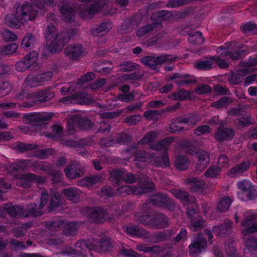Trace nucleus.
Segmentation results:
<instances>
[{
    "mask_svg": "<svg viewBox=\"0 0 257 257\" xmlns=\"http://www.w3.org/2000/svg\"><path fill=\"white\" fill-rule=\"evenodd\" d=\"M33 5L26 2L17 10V17L12 14L7 15L6 22L8 26L15 29L20 28L23 23L27 21H33L39 13L45 12V6L50 5L53 0H31Z\"/></svg>",
    "mask_w": 257,
    "mask_h": 257,
    "instance_id": "f257e3e1",
    "label": "nucleus"
},
{
    "mask_svg": "<svg viewBox=\"0 0 257 257\" xmlns=\"http://www.w3.org/2000/svg\"><path fill=\"white\" fill-rule=\"evenodd\" d=\"M217 53L219 55L218 57L197 62L195 67L200 69L208 70L216 63L220 67L225 68L228 64L227 61L222 58L228 57L232 60H238L245 54V50L243 49L242 47H240L238 43L232 42L223 47H219L217 50Z\"/></svg>",
    "mask_w": 257,
    "mask_h": 257,
    "instance_id": "f03ea898",
    "label": "nucleus"
},
{
    "mask_svg": "<svg viewBox=\"0 0 257 257\" xmlns=\"http://www.w3.org/2000/svg\"><path fill=\"white\" fill-rule=\"evenodd\" d=\"M173 139L172 138H168L160 142L156 145H151L153 150L151 152V155L149 157L143 156L142 153H137L135 154V161L136 165L138 167L145 165L146 162H150L157 167H167L169 165V160L168 156L167 154L161 158H156V156H153L155 154L154 151L156 150H164L166 151L169 145L173 142Z\"/></svg>",
    "mask_w": 257,
    "mask_h": 257,
    "instance_id": "7ed1b4c3",
    "label": "nucleus"
},
{
    "mask_svg": "<svg viewBox=\"0 0 257 257\" xmlns=\"http://www.w3.org/2000/svg\"><path fill=\"white\" fill-rule=\"evenodd\" d=\"M30 161L29 160L21 161L19 163H16L10 166V172L12 174L15 176L17 178V184L24 188L29 187L32 183L37 182L42 183L44 181V179L40 177H36L34 175L29 174L25 175L15 174V172L19 171L20 169H23L27 167L30 166Z\"/></svg>",
    "mask_w": 257,
    "mask_h": 257,
    "instance_id": "20e7f679",
    "label": "nucleus"
},
{
    "mask_svg": "<svg viewBox=\"0 0 257 257\" xmlns=\"http://www.w3.org/2000/svg\"><path fill=\"white\" fill-rule=\"evenodd\" d=\"M45 34L46 46L52 53L60 52L64 43L67 42V40L64 39L61 34H58L53 25L48 26L45 30Z\"/></svg>",
    "mask_w": 257,
    "mask_h": 257,
    "instance_id": "39448f33",
    "label": "nucleus"
},
{
    "mask_svg": "<svg viewBox=\"0 0 257 257\" xmlns=\"http://www.w3.org/2000/svg\"><path fill=\"white\" fill-rule=\"evenodd\" d=\"M154 187V184L145 179L144 181H140L139 185L138 187L135 188L132 185L123 186L118 190V192L120 193L125 192L127 194L133 193L136 195H140L149 192L150 190L153 189Z\"/></svg>",
    "mask_w": 257,
    "mask_h": 257,
    "instance_id": "423d86ee",
    "label": "nucleus"
},
{
    "mask_svg": "<svg viewBox=\"0 0 257 257\" xmlns=\"http://www.w3.org/2000/svg\"><path fill=\"white\" fill-rule=\"evenodd\" d=\"M257 214L247 211L245 214V219L241 222L242 233L244 235L257 231Z\"/></svg>",
    "mask_w": 257,
    "mask_h": 257,
    "instance_id": "0eeeda50",
    "label": "nucleus"
},
{
    "mask_svg": "<svg viewBox=\"0 0 257 257\" xmlns=\"http://www.w3.org/2000/svg\"><path fill=\"white\" fill-rule=\"evenodd\" d=\"M47 227L51 230H57V228H60L67 234H74L75 232L78 224L75 222H70L62 221H49L47 223Z\"/></svg>",
    "mask_w": 257,
    "mask_h": 257,
    "instance_id": "6e6552de",
    "label": "nucleus"
},
{
    "mask_svg": "<svg viewBox=\"0 0 257 257\" xmlns=\"http://www.w3.org/2000/svg\"><path fill=\"white\" fill-rule=\"evenodd\" d=\"M176 60V57L171 55H162L158 57L147 56L142 59V62L146 65L154 68L163 63H169Z\"/></svg>",
    "mask_w": 257,
    "mask_h": 257,
    "instance_id": "1a4fd4ad",
    "label": "nucleus"
},
{
    "mask_svg": "<svg viewBox=\"0 0 257 257\" xmlns=\"http://www.w3.org/2000/svg\"><path fill=\"white\" fill-rule=\"evenodd\" d=\"M140 220L143 223L157 228L166 227L169 224L168 218L165 216H161L153 219L150 216L144 215L140 218Z\"/></svg>",
    "mask_w": 257,
    "mask_h": 257,
    "instance_id": "9d476101",
    "label": "nucleus"
},
{
    "mask_svg": "<svg viewBox=\"0 0 257 257\" xmlns=\"http://www.w3.org/2000/svg\"><path fill=\"white\" fill-rule=\"evenodd\" d=\"M92 123L89 120H82L78 115L73 116L68 121L67 128L69 133L72 134L73 130L76 126H79L82 129L87 130L91 127Z\"/></svg>",
    "mask_w": 257,
    "mask_h": 257,
    "instance_id": "9b49d317",
    "label": "nucleus"
},
{
    "mask_svg": "<svg viewBox=\"0 0 257 257\" xmlns=\"http://www.w3.org/2000/svg\"><path fill=\"white\" fill-rule=\"evenodd\" d=\"M62 100L64 103L70 101L71 103L81 104H92L93 103V100L84 93H80L66 97L63 98Z\"/></svg>",
    "mask_w": 257,
    "mask_h": 257,
    "instance_id": "f8f14e48",
    "label": "nucleus"
},
{
    "mask_svg": "<svg viewBox=\"0 0 257 257\" xmlns=\"http://www.w3.org/2000/svg\"><path fill=\"white\" fill-rule=\"evenodd\" d=\"M199 119L197 116L196 115H191L188 117L183 119L182 122L177 121L172 122L170 124L169 130L170 132L172 133L179 132L181 130L182 128L184 127L182 125V123L194 124Z\"/></svg>",
    "mask_w": 257,
    "mask_h": 257,
    "instance_id": "ddd939ff",
    "label": "nucleus"
},
{
    "mask_svg": "<svg viewBox=\"0 0 257 257\" xmlns=\"http://www.w3.org/2000/svg\"><path fill=\"white\" fill-rule=\"evenodd\" d=\"M110 174L112 179L116 180V183L121 180L130 183L134 182L135 180V177L133 174L124 171L115 170H113Z\"/></svg>",
    "mask_w": 257,
    "mask_h": 257,
    "instance_id": "4468645a",
    "label": "nucleus"
},
{
    "mask_svg": "<svg viewBox=\"0 0 257 257\" xmlns=\"http://www.w3.org/2000/svg\"><path fill=\"white\" fill-rule=\"evenodd\" d=\"M88 214L89 218L96 223L102 222L106 218V212L101 208H93L88 210Z\"/></svg>",
    "mask_w": 257,
    "mask_h": 257,
    "instance_id": "2eb2a0df",
    "label": "nucleus"
},
{
    "mask_svg": "<svg viewBox=\"0 0 257 257\" xmlns=\"http://www.w3.org/2000/svg\"><path fill=\"white\" fill-rule=\"evenodd\" d=\"M197 149L194 148L193 152L196 153L198 158V163L197 166V169L202 171L208 165L209 162V158L207 153L203 151H196Z\"/></svg>",
    "mask_w": 257,
    "mask_h": 257,
    "instance_id": "dca6fc26",
    "label": "nucleus"
},
{
    "mask_svg": "<svg viewBox=\"0 0 257 257\" xmlns=\"http://www.w3.org/2000/svg\"><path fill=\"white\" fill-rule=\"evenodd\" d=\"M65 52L66 55L69 58L75 59L81 55L83 52V50L80 45L76 46L69 45L65 49Z\"/></svg>",
    "mask_w": 257,
    "mask_h": 257,
    "instance_id": "f3484780",
    "label": "nucleus"
},
{
    "mask_svg": "<svg viewBox=\"0 0 257 257\" xmlns=\"http://www.w3.org/2000/svg\"><path fill=\"white\" fill-rule=\"evenodd\" d=\"M60 12L65 21L71 20L74 16V11L68 2H63L60 6Z\"/></svg>",
    "mask_w": 257,
    "mask_h": 257,
    "instance_id": "a211bd4d",
    "label": "nucleus"
},
{
    "mask_svg": "<svg viewBox=\"0 0 257 257\" xmlns=\"http://www.w3.org/2000/svg\"><path fill=\"white\" fill-rule=\"evenodd\" d=\"M207 245L205 239L199 236L189 246L190 252L191 254L199 252L202 249L206 248Z\"/></svg>",
    "mask_w": 257,
    "mask_h": 257,
    "instance_id": "6ab92c4d",
    "label": "nucleus"
},
{
    "mask_svg": "<svg viewBox=\"0 0 257 257\" xmlns=\"http://www.w3.org/2000/svg\"><path fill=\"white\" fill-rule=\"evenodd\" d=\"M170 80H174L178 85H184L192 83L195 81L194 77L187 75H180L175 74Z\"/></svg>",
    "mask_w": 257,
    "mask_h": 257,
    "instance_id": "aec40b11",
    "label": "nucleus"
},
{
    "mask_svg": "<svg viewBox=\"0 0 257 257\" xmlns=\"http://www.w3.org/2000/svg\"><path fill=\"white\" fill-rule=\"evenodd\" d=\"M62 194L69 200L76 202L78 200L80 191L76 188H69L64 189Z\"/></svg>",
    "mask_w": 257,
    "mask_h": 257,
    "instance_id": "412c9836",
    "label": "nucleus"
},
{
    "mask_svg": "<svg viewBox=\"0 0 257 257\" xmlns=\"http://www.w3.org/2000/svg\"><path fill=\"white\" fill-rule=\"evenodd\" d=\"M250 165L249 162H246L232 168L228 172V175L230 177H235L240 175L243 172L248 169Z\"/></svg>",
    "mask_w": 257,
    "mask_h": 257,
    "instance_id": "4be33fe9",
    "label": "nucleus"
},
{
    "mask_svg": "<svg viewBox=\"0 0 257 257\" xmlns=\"http://www.w3.org/2000/svg\"><path fill=\"white\" fill-rule=\"evenodd\" d=\"M52 73L50 72L38 74L33 78L32 83L30 84L32 86L42 85L44 82L49 81L52 77Z\"/></svg>",
    "mask_w": 257,
    "mask_h": 257,
    "instance_id": "5701e85b",
    "label": "nucleus"
},
{
    "mask_svg": "<svg viewBox=\"0 0 257 257\" xmlns=\"http://www.w3.org/2000/svg\"><path fill=\"white\" fill-rule=\"evenodd\" d=\"M231 224L230 220H225L223 225L215 226L213 228V231L216 235L219 236L227 234L231 231Z\"/></svg>",
    "mask_w": 257,
    "mask_h": 257,
    "instance_id": "b1692460",
    "label": "nucleus"
},
{
    "mask_svg": "<svg viewBox=\"0 0 257 257\" xmlns=\"http://www.w3.org/2000/svg\"><path fill=\"white\" fill-rule=\"evenodd\" d=\"M234 132L230 129H219L215 135V138L219 141L229 140L234 135Z\"/></svg>",
    "mask_w": 257,
    "mask_h": 257,
    "instance_id": "393cba45",
    "label": "nucleus"
},
{
    "mask_svg": "<svg viewBox=\"0 0 257 257\" xmlns=\"http://www.w3.org/2000/svg\"><path fill=\"white\" fill-rule=\"evenodd\" d=\"M28 96L31 97V98L35 97L34 102L46 101L52 98L54 96V94L51 92L42 91L41 92L31 94Z\"/></svg>",
    "mask_w": 257,
    "mask_h": 257,
    "instance_id": "a878e982",
    "label": "nucleus"
},
{
    "mask_svg": "<svg viewBox=\"0 0 257 257\" xmlns=\"http://www.w3.org/2000/svg\"><path fill=\"white\" fill-rule=\"evenodd\" d=\"M50 194V203L49 209L50 211H52L61 203V199L59 193L56 191H51Z\"/></svg>",
    "mask_w": 257,
    "mask_h": 257,
    "instance_id": "bb28decb",
    "label": "nucleus"
},
{
    "mask_svg": "<svg viewBox=\"0 0 257 257\" xmlns=\"http://www.w3.org/2000/svg\"><path fill=\"white\" fill-rule=\"evenodd\" d=\"M237 186L238 188L241 191L238 193V195L241 194V196H245L252 186L250 181L246 180L238 181L237 183Z\"/></svg>",
    "mask_w": 257,
    "mask_h": 257,
    "instance_id": "cd10ccee",
    "label": "nucleus"
},
{
    "mask_svg": "<svg viewBox=\"0 0 257 257\" xmlns=\"http://www.w3.org/2000/svg\"><path fill=\"white\" fill-rule=\"evenodd\" d=\"M100 181V178L98 176L86 177L79 181L78 184L83 187H90Z\"/></svg>",
    "mask_w": 257,
    "mask_h": 257,
    "instance_id": "c85d7f7f",
    "label": "nucleus"
},
{
    "mask_svg": "<svg viewBox=\"0 0 257 257\" xmlns=\"http://www.w3.org/2000/svg\"><path fill=\"white\" fill-rule=\"evenodd\" d=\"M18 49V45L16 43H11L3 46L0 48V54L2 55H10L14 53Z\"/></svg>",
    "mask_w": 257,
    "mask_h": 257,
    "instance_id": "c756f323",
    "label": "nucleus"
},
{
    "mask_svg": "<svg viewBox=\"0 0 257 257\" xmlns=\"http://www.w3.org/2000/svg\"><path fill=\"white\" fill-rule=\"evenodd\" d=\"M65 171L66 176L69 178L79 177L82 173L80 170H77V167L75 165L67 166Z\"/></svg>",
    "mask_w": 257,
    "mask_h": 257,
    "instance_id": "7c9ffc66",
    "label": "nucleus"
},
{
    "mask_svg": "<svg viewBox=\"0 0 257 257\" xmlns=\"http://www.w3.org/2000/svg\"><path fill=\"white\" fill-rule=\"evenodd\" d=\"M186 183L189 184L190 188L194 191L199 190L204 185L203 182L196 178H188L186 180Z\"/></svg>",
    "mask_w": 257,
    "mask_h": 257,
    "instance_id": "2f4dec72",
    "label": "nucleus"
},
{
    "mask_svg": "<svg viewBox=\"0 0 257 257\" xmlns=\"http://www.w3.org/2000/svg\"><path fill=\"white\" fill-rule=\"evenodd\" d=\"M154 205L164 206L166 203H169L170 200L166 195H156L151 199Z\"/></svg>",
    "mask_w": 257,
    "mask_h": 257,
    "instance_id": "473e14b6",
    "label": "nucleus"
},
{
    "mask_svg": "<svg viewBox=\"0 0 257 257\" xmlns=\"http://www.w3.org/2000/svg\"><path fill=\"white\" fill-rule=\"evenodd\" d=\"M3 210H5L6 213L10 214L12 216H17L19 215L20 211H22L21 206H17L16 207L13 206L11 205H5L2 207Z\"/></svg>",
    "mask_w": 257,
    "mask_h": 257,
    "instance_id": "72a5a7b5",
    "label": "nucleus"
},
{
    "mask_svg": "<svg viewBox=\"0 0 257 257\" xmlns=\"http://www.w3.org/2000/svg\"><path fill=\"white\" fill-rule=\"evenodd\" d=\"M126 231L129 234L138 236H142L146 232L145 230L133 225L127 226L126 227Z\"/></svg>",
    "mask_w": 257,
    "mask_h": 257,
    "instance_id": "f704fd0d",
    "label": "nucleus"
},
{
    "mask_svg": "<svg viewBox=\"0 0 257 257\" xmlns=\"http://www.w3.org/2000/svg\"><path fill=\"white\" fill-rule=\"evenodd\" d=\"M188 160L184 157L180 156L177 158L175 162L176 167L180 170H184L188 167Z\"/></svg>",
    "mask_w": 257,
    "mask_h": 257,
    "instance_id": "c9c22d12",
    "label": "nucleus"
},
{
    "mask_svg": "<svg viewBox=\"0 0 257 257\" xmlns=\"http://www.w3.org/2000/svg\"><path fill=\"white\" fill-rule=\"evenodd\" d=\"M231 203L230 198L225 197L222 198L218 204V209L221 212H224L228 209Z\"/></svg>",
    "mask_w": 257,
    "mask_h": 257,
    "instance_id": "e433bc0d",
    "label": "nucleus"
},
{
    "mask_svg": "<svg viewBox=\"0 0 257 257\" xmlns=\"http://www.w3.org/2000/svg\"><path fill=\"white\" fill-rule=\"evenodd\" d=\"M241 194H238V198L242 201H246L247 199H253L257 198V186H252L245 196H241Z\"/></svg>",
    "mask_w": 257,
    "mask_h": 257,
    "instance_id": "4c0bfd02",
    "label": "nucleus"
},
{
    "mask_svg": "<svg viewBox=\"0 0 257 257\" xmlns=\"http://www.w3.org/2000/svg\"><path fill=\"white\" fill-rule=\"evenodd\" d=\"M38 54L36 51L31 52L25 58L24 60L29 64V67L33 66L37 62Z\"/></svg>",
    "mask_w": 257,
    "mask_h": 257,
    "instance_id": "58836bf2",
    "label": "nucleus"
},
{
    "mask_svg": "<svg viewBox=\"0 0 257 257\" xmlns=\"http://www.w3.org/2000/svg\"><path fill=\"white\" fill-rule=\"evenodd\" d=\"M228 159L225 155H221L218 159L217 166L216 167L221 171L229 167Z\"/></svg>",
    "mask_w": 257,
    "mask_h": 257,
    "instance_id": "ea45409f",
    "label": "nucleus"
},
{
    "mask_svg": "<svg viewBox=\"0 0 257 257\" xmlns=\"http://www.w3.org/2000/svg\"><path fill=\"white\" fill-rule=\"evenodd\" d=\"M240 29L244 33H257V25L250 22L243 24L240 27Z\"/></svg>",
    "mask_w": 257,
    "mask_h": 257,
    "instance_id": "a19ab883",
    "label": "nucleus"
},
{
    "mask_svg": "<svg viewBox=\"0 0 257 257\" xmlns=\"http://www.w3.org/2000/svg\"><path fill=\"white\" fill-rule=\"evenodd\" d=\"M35 43V38L31 34H27L22 41V46L28 48L33 46Z\"/></svg>",
    "mask_w": 257,
    "mask_h": 257,
    "instance_id": "79ce46f5",
    "label": "nucleus"
},
{
    "mask_svg": "<svg viewBox=\"0 0 257 257\" xmlns=\"http://www.w3.org/2000/svg\"><path fill=\"white\" fill-rule=\"evenodd\" d=\"M189 41L194 44H201L204 41L202 35L200 32H196L188 38Z\"/></svg>",
    "mask_w": 257,
    "mask_h": 257,
    "instance_id": "37998d69",
    "label": "nucleus"
},
{
    "mask_svg": "<svg viewBox=\"0 0 257 257\" xmlns=\"http://www.w3.org/2000/svg\"><path fill=\"white\" fill-rule=\"evenodd\" d=\"M231 102L230 98L227 97H223L219 100L214 102L212 106L217 108L226 106Z\"/></svg>",
    "mask_w": 257,
    "mask_h": 257,
    "instance_id": "c03bdc74",
    "label": "nucleus"
},
{
    "mask_svg": "<svg viewBox=\"0 0 257 257\" xmlns=\"http://www.w3.org/2000/svg\"><path fill=\"white\" fill-rule=\"evenodd\" d=\"M159 24L157 23L154 24L153 25H150L140 28L137 31V35L138 37L143 36L147 33L152 31L154 27H157Z\"/></svg>",
    "mask_w": 257,
    "mask_h": 257,
    "instance_id": "a18cd8bd",
    "label": "nucleus"
},
{
    "mask_svg": "<svg viewBox=\"0 0 257 257\" xmlns=\"http://www.w3.org/2000/svg\"><path fill=\"white\" fill-rule=\"evenodd\" d=\"M137 249L140 251H144V252H153L155 253H158L159 250H160V247L159 246H146L143 244H139L137 246Z\"/></svg>",
    "mask_w": 257,
    "mask_h": 257,
    "instance_id": "49530a36",
    "label": "nucleus"
},
{
    "mask_svg": "<svg viewBox=\"0 0 257 257\" xmlns=\"http://www.w3.org/2000/svg\"><path fill=\"white\" fill-rule=\"evenodd\" d=\"M111 28V25L106 23H102L99 26V32H95L94 30H92V34L95 36L98 35L99 34L103 35L108 32Z\"/></svg>",
    "mask_w": 257,
    "mask_h": 257,
    "instance_id": "de8ad7c7",
    "label": "nucleus"
},
{
    "mask_svg": "<svg viewBox=\"0 0 257 257\" xmlns=\"http://www.w3.org/2000/svg\"><path fill=\"white\" fill-rule=\"evenodd\" d=\"M172 193L176 198L181 200L184 202H188L189 200L188 196L187 194L181 190H173Z\"/></svg>",
    "mask_w": 257,
    "mask_h": 257,
    "instance_id": "09e8293b",
    "label": "nucleus"
},
{
    "mask_svg": "<svg viewBox=\"0 0 257 257\" xmlns=\"http://www.w3.org/2000/svg\"><path fill=\"white\" fill-rule=\"evenodd\" d=\"M36 204L35 203H32L30 204L26 210L28 211V213L25 214V216L28 215H32V216H38L41 214V211H36Z\"/></svg>",
    "mask_w": 257,
    "mask_h": 257,
    "instance_id": "8fccbe9b",
    "label": "nucleus"
},
{
    "mask_svg": "<svg viewBox=\"0 0 257 257\" xmlns=\"http://www.w3.org/2000/svg\"><path fill=\"white\" fill-rule=\"evenodd\" d=\"M144 117L148 120H156L160 115L159 112L157 110H148L144 113Z\"/></svg>",
    "mask_w": 257,
    "mask_h": 257,
    "instance_id": "3c124183",
    "label": "nucleus"
},
{
    "mask_svg": "<svg viewBox=\"0 0 257 257\" xmlns=\"http://www.w3.org/2000/svg\"><path fill=\"white\" fill-rule=\"evenodd\" d=\"M3 37L6 41H14L17 40V36L16 34L12 33L11 32L5 30L3 32Z\"/></svg>",
    "mask_w": 257,
    "mask_h": 257,
    "instance_id": "603ef678",
    "label": "nucleus"
},
{
    "mask_svg": "<svg viewBox=\"0 0 257 257\" xmlns=\"http://www.w3.org/2000/svg\"><path fill=\"white\" fill-rule=\"evenodd\" d=\"M156 136V134L155 132H150L146 135L141 141L140 143L142 144H146L148 143H151L154 140Z\"/></svg>",
    "mask_w": 257,
    "mask_h": 257,
    "instance_id": "864d4df0",
    "label": "nucleus"
},
{
    "mask_svg": "<svg viewBox=\"0 0 257 257\" xmlns=\"http://www.w3.org/2000/svg\"><path fill=\"white\" fill-rule=\"evenodd\" d=\"M220 172V171L218 168L212 167L208 169V170L205 172V175L206 177H215L219 174Z\"/></svg>",
    "mask_w": 257,
    "mask_h": 257,
    "instance_id": "5fc2aeb1",
    "label": "nucleus"
},
{
    "mask_svg": "<svg viewBox=\"0 0 257 257\" xmlns=\"http://www.w3.org/2000/svg\"><path fill=\"white\" fill-rule=\"evenodd\" d=\"M210 132V128L209 126L207 125H202L198 127L195 131V134L197 135L200 136L208 133Z\"/></svg>",
    "mask_w": 257,
    "mask_h": 257,
    "instance_id": "6e6d98bb",
    "label": "nucleus"
},
{
    "mask_svg": "<svg viewBox=\"0 0 257 257\" xmlns=\"http://www.w3.org/2000/svg\"><path fill=\"white\" fill-rule=\"evenodd\" d=\"M10 85L8 82H0V95L4 96L9 92Z\"/></svg>",
    "mask_w": 257,
    "mask_h": 257,
    "instance_id": "4d7b16f0",
    "label": "nucleus"
},
{
    "mask_svg": "<svg viewBox=\"0 0 257 257\" xmlns=\"http://www.w3.org/2000/svg\"><path fill=\"white\" fill-rule=\"evenodd\" d=\"M189 97V92L187 90H181L175 94V98L179 100H183Z\"/></svg>",
    "mask_w": 257,
    "mask_h": 257,
    "instance_id": "13d9d810",
    "label": "nucleus"
},
{
    "mask_svg": "<svg viewBox=\"0 0 257 257\" xmlns=\"http://www.w3.org/2000/svg\"><path fill=\"white\" fill-rule=\"evenodd\" d=\"M16 69L18 71L23 72L29 68V64H27L24 59L18 62L16 64Z\"/></svg>",
    "mask_w": 257,
    "mask_h": 257,
    "instance_id": "bf43d9fd",
    "label": "nucleus"
},
{
    "mask_svg": "<svg viewBox=\"0 0 257 257\" xmlns=\"http://www.w3.org/2000/svg\"><path fill=\"white\" fill-rule=\"evenodd\" d=\"M204 221L203 220H198L195 221L191 219V223L190 228L193 230H197L200 227L204 224Z\"/></svg>",
    "mask_w": 257,
    "mask_h": 257,
    "instance_id": "052dcab7",
    "label": "nucleus"
},
{
    "mask_svg": "<svg viewBox=\"0 0 257 257\" xmlns=\"http://www.w3.org/2000/svg\"><path fill=\"white\" fill-rule=\"evenodd\" d=\"M94 75L93 73L89 72L86 74L85 75L81 76V78L79 79V83H84L87 82H89L94 79Z\"/></svg>",
    "mask_w": 257,
    "mask_h": 257,
    "instance_id": "680f3d73",
    "label": "nucleus"
},
{
    "mask_svg": "<svg viewBox=\"0 0 257 257\" xmlns=\"http://www.w3.org/2000/svg\"><path fill=\"white\" fill-rule=\"evenodd\" d=\"M209 91L210 88L208 85H199L196 89V93L200 94L206 93Z\"/></svg>",
    "mask_w": 257,
    "mask_h": 257,
    "instance_id": "e2e57ef3",
    "label": "nucleus"
},
{
    "mask_svg": "<svg viewBox=\"0 0 257 257\" xmlns=\"http://www.w3.org/2000/svg\"><path fill=\"white\" fill-rule=\"evenodd\" d=\"M185 3V0H170L167 5L169 7H176Z\"/></svg>",
    "mask_w": 257,
    "mask_h": 257,
    "instance_id": "0e129e2a",
    "label": "nucleus"
},
{
    "mask_svg": "<svg viewBox=\"0 0 257 257\" xmlns=\"http://www.w3.org/2000/svg\"><path fill=\"white\" fill-rule=\"evenodd\" d=\"M257 64V56L253 58H251L248 62L247 63V68L246 71H251L254 68H252V66H254Z\"/></svg>",
    "mask_w": 257,
    "mask_h": 257,
    "instance_id": "69168bd1",
    "label": "nucleus"
},
{
    "mask_svg": "<svg viewBox=\"0 0 257 257\" xmlns=\"http://www.w3.org/2000/svg\"><path fill=\"white\" fill-rule=\"evenodd\" d=\"M137 67V65H136V63L127 62L124 65V67L121 69L125 71H130L133 70L134 69H136Z\"/></svg>",
    "mask_w": 257,
    "mask_h": 257,
    "instance_id": "338daca9",
    "label": "nucleus"
},
{
    "mask_svg": "<svg viewBox=\"0 0 257 257\" xmlns=\"http://www.w3.org/2000/svg\"><path fill=\"white\" fill-rule=\"evenodd\" d=\"M246 245L247 247H254L257 250V239L250 238L246 242Z\"/></svg>",
    "mask_w": 257,
    "mask_h": 257,
    "instance_id": "774afa93",
    "label": "nucleus"
}]
</instances>
